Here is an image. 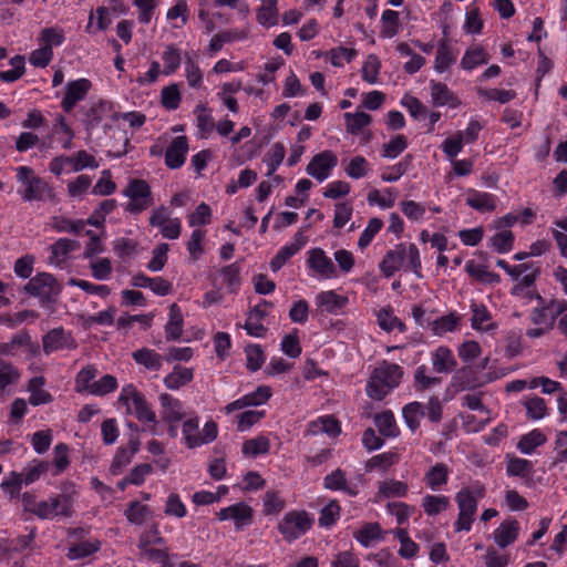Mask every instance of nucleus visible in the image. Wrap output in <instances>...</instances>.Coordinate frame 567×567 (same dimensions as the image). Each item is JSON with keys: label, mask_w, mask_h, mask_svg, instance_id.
Segmentation results:
<instances>
[{"label": "nucleus", "mask_w": 567, "mask_h": 567, "mask_svg": "<svg viewBox=\"0 0 567 567\" xmlns=\"http://www.w3.org/2000/svg\"><path fill=\"white\" fill-rule=\"evenodd\" d=\"M18 182L17 193L25 203H47L55 200L53 187L30 166H18L14 168Z\"/></svg>", "instance_id": "nucleus-1"}, {"label": "nucleus", "mask_w": 567, "mask_h": 567, "mask_svg": "<svg viewBox=\"0 0 567 567\" xmlns=\"http://www.w3.org/2000/svg\"><path fill=\"white\" fill-rule=\"evenodd\" d=\"M486 488L481 482H474L468 486H463L455 494V503L457 505V518L454 522V530L470 532L477 512L478 502L485 496Z\"/></svg>", "instance_id": "nucleus-2"}, {"label": "nucleus", "mask_w": 567, "mask_h": 567, "mask_svg": "<svg viewBox=\"0 0 567 567\" xmlns=\"http://www.w3.org/2000/svg\"><path fill=\"white\" fill-rule=\"evenodd\" d=\"M403 374V369L399 364L385 360L380 362L368 379L367 395L372 400H383L393 389L399 386Z\"/></svg>", "instance_id": "nucleus-3"}, {"label": "nucleus", "mask_w": 567, "mask_h": 567, "mask_svg": "<svg viewBox=\"0 0 567 567\" xmlns=\"http://www.w3.org/2000/svg\"><path fill=\"white\" fill-rule=\"evenodd\" d=\"M22 505L27 512L40 519H53L56 516L71 517L73 515L72 499L64 494L39 501L34 494L24 493Z\"/></svg>", "instance_id": "nucleus-4"}, {"label": "nucleus", "mask_w": 567, "mask_h": 567, "mask_svg": "<svg viewBox=\"0 0 567 567\" xmlns=\"http://www.w3.org/2000/svg\"><path fill=\"white\" fill-rule=\"evenodd\" d=\"M199 416L190 414L182 422V444L189 449H197L214 442L218 435V425L215 421L205 422L203 429L199 427Z\"/></svg>", "instance_id": "nucleus-5"}, {"label": "nucleus", "mask_w": 567, "mask_h": 567, "mask_svg": "<svg viewBox=\"0 0 567 567\" xmlns=\"http://www.w3.org/2000/svg\"><path fill=\"white\" fill-rule=\"evenodd\" d=\"M118 402L125 405L126 412L135 415L138 421H155V412L151 404L133 384L122 388Z\"/></svg>", "instance_id": "nucleus-6"}, {"label": "nucleus", "mask_w": 567, "mask_h": 567, "mask_svg": "<svg viewBox=\"0 0 567 567\" xmlns=\"http://www.w3.org/2000/svg\"><path fill=\"white\" fill-rule=\"evenodd\" d=\"M312 518L305 511H290L279 522L278 529L284 539L291 543L305 535L312 526Z\"/></svg>", "instance_id": "nucleus-7"}, {"label": "nucleus", "mask_w": 567, "mask_h": 567, "mask_svg": "<svg viewBox=\"0 0 567 567\" xmlns=\"http://www.w3.org/2000/svg\"><path fill=\"white\" fill-rule=\"evenodd\" d=\"M24 291L39 298L41 303L44 305L52 301L60 293L61 287L51 274L39 272L27 282Z\"/></svg>", "instance_id": "nucleus-8"}, {"label": "nucleus", "mask_w": 567, "mask_h": 567, "mask_svg": "<svg viewBox=\"0 0 567 567\" xmlns=\"http://www.w3.org/2000/svg\"><path fill=\"white\" fill-rule=\"evenodd\" d=\"M123 194L130 198L125 210L132 214H140L153 204L151 187L143 179L131 181Z\"/></svg>", "instance_id": "nucleus-9"}, {"label": "nucleus", "mask_w": 567, "mask_h": 567, "mask_svg": "<svg viewBox=\"0 0 567 567\" xmlns=\"http://www.w3.org/2000/svg\"><path fill=\"white\" fill-rule=\"evenodd\" d=\"M337 165L338 156L332 151H323L310 159L306 172L309 176L322 183L330 177Z\"/></svg>", "instance_id": "nucleus-10"}, {"label": "nucleus", "mask_w": 567, "mask_h": 567, "mask_svg": "<svg viewBox=\"0 0 567 567\" xmlns=\"http://www.w3.org/2000/svg\"><path fill=\"white\" fill-rule=\"evenodd\" d=\"M307 266L313 275L320 279H332L339 277L333 261L321 248H313L308 251Z\"/></svg>", "instance_id": "nucleus-11"}, {"label": "nucleus", "mask_w": 567, "mask_h": 567, "mask_svg": "<svg viewBox=\"0 0 567 567\" xmlns=\"http://www.w3.org/2000/svg\"><path fill=\"white\" fill-rule=\"evenodd\" d=\"M271 395L272 390L270 386L259 385L255 391L247 393L225 405L224 412L226 414H231L235 411H240L246 408L260 406L267 403Z\"/></svg>", "instance_id": "nucleus-12"}, {"label": "nucleus", "mask_w": 567, "mask_h": 567, "mask_svg": "<svg viewBox=\"0 0 567 567\" xmlns=\"http://www.w3.org/2000/svg\"><path fill=\"white\" fill-rule=\"evenodd\" d=\"M42 346L44 353L50 354L64 349L73 350L76 348V342L71 332H66L63 328H54L42 337Z\"/></svg>", "instance_id": "nucleus-13"}, {"label": "nucleus", "mask_w": 567, "mask_h": 567, "mask_svg": "<svg viewBox=\"0 0 567 567\" xmlns=\"http://www.w3.org/2000/svg\"><path fill=\"white\" fill-rule=\"evenodd\" d=\"M348 303L349 298L334 290L321 291L315 297V305L321 313L339 315Z\"/></svg>", "instance_id": "nucleus-14"}, {"label": "nucleus", "mask_w": 567, "mask_h": 567, "mask_svg": "<svg viewBox=\"0 0 567 567\" xmlns=\"http://www.w3.org/2000/svg\"><path fill=\"white\" fill-rule=\"evenodd\" d=\"M161 404V417L164 423H179L186 419L183 403L168 393H161L158 396Z\"/></svg>", "instance_id": "nucleus-15"}, {"label": "nucleus", "mask_w": 567, "mask_h": 567, "mask_svg": "<svg viewBox=\"0 0 567 567\" xmlns=\"http://www.w3.org/2000/svg\"><path fill=\"white\" fill-rule=\"evenodd\" d=\"M188 153V140L185 135L171 141L165 151V165L171 169H177L185 164Z\"/></svg>", "instance_id": "nucleus-16"}, {"label": "nucleus", "mask_w": 567, "mask_h": 567, "mask_svg": "<svg viewBox=\"0 0 567 567\" xmlns=\"http://www.w3.org/2000/svg\"><path fill=\"white\" fill-rule=\"evenodd\" d=\"M91 89V82L87 79H78L66 84L65 95L61 106L65 112H70L80 101L84 100Z\"/></svg>", "instance_id": "nucleus-17"}, {"label": "nucleus", "mask_w": 567, "mask_h": 567, "mask_svg": "<svg viewBox=\"0 0 567 567\" xmlns=\"http://www.w3.org/2000/svg\"><path fill=\"white\" fill-rule=\"evenodd\" d=\"M451 468L445 463H435L430 466L423 476L425 486L433 491H442L449 483Z\"/></svg>", "instance_id": "nucleus-18"}, {"label": "nucleus", "mask_w": 567, "mask_h": 567, "mask_svg": "<svg viewBox=\"0 0 567 567\" xmlns=\"http://www.w3.org/2000/svg\"><path fill=\"white\" fill-rule=\"evenodd\" d=\"M219 520H233L237 528L248 525L252 517L251 508L245 503H237L231 506L221 508L217 513Z\"/></svg>", "instance_id": "nucleus-19"}, {"label": "nucleus", "mask_w": 567, "mask_h": 567, "mask_svg": "<svg viewBox=\"0 0 567 567\" xmlns=\"http://www.w3.org/2000/svg\"><path fill=\"white\" fill-rule=\"evenodd\" d=\"M470 308L472 312L471 327L474 330L488 332L497 328V323L493 320L486 306L473 302Z\"/></svg>", "instance_id": "nucleus-20"}, {"label": "nucleus", "mask_w": 567, "mask_h": 567, "mask_svg": "<svg viewBox=\"0 0 567 567\" xmlns=\"http://www.w3.org/2000/svg\"><path fill=\"white\" fill-rule=\"evenodd\" d=\"M430 91L432 102L435 106L455 109L461 105L460 99L444 83L431 81Z\"/></svg>", "instance_id": "nucleus-21"}, {"label": "nucleus", "mask_w": 567, "mask_h": 567, "mask_svg": "<svg viewBox=\"0 0 567 567\" xmlns=\"http://www.w3.org/2000/svg\"><path fill=\"white\" fill-rule=\"evenodd\" d=\"M306 245V238L298 233L295 240L282 246L270 261L272 271H278L292 256H295Z\"/></svg>", "instance_id": "nucleus-22"}, {"label": "nucleus", "mask_w": 567, "mask_h": 567, "mask_svg": "<svg viewBox=\"0 0 567 567\" xmlns=\"http://www.w3.org/2000/svg\"><path fill=\"white\" fill-rule=\"evenodd\" d=\"M465 203L480 213H489L496 209V196L487 192L471 189L466 195Z\"/></svg>", "instance_id": "nucleus-23"}, {"label": "nucleus", "mask_w": 567, "mask_h": 567, "mask_svg": "<svg viewBox=\"0 0 567 567\" xmlns=\"http://www.w3.org/2000/svg\"><path fill=\"white\" fill-rule=\"evenodd\" d=\"M25 347L35 354L39 351V344L31 341V337L27 331L14 334L10 341L0 343V355H16L17 349Z\"/></svg>", "instance_id": "nucleus-24"}, {"label": "nucleus", "mask_w": 567, "mask_h": 567, "mask_svg": "<svg viewBox=\"0 0 567 567\" xmlns=\"http://www.w3.org/2000/svg\"><path fill=\"white\" fill-rule=\"evenodd\" d=\"M323 487L330 491H341L350 496L358 494V488L349 483L346 472L341 468H336L324 476Z\"/></svg>", "instance_id": "nucleus-25"}, {"label": "nucleus", "mask_w": 567, "mask_h": 567, "mask_svg": "<svg viewBox=\"0 0 567 567\" xmlns=\"http://www.w3.org/2000/svg\"><path fill=\"white\" fill-rule=\"evenodd\" d=\"M433 370L437 373H451L456 367V360L452 350L441 346L431 353Z\"/></svg>", "instance_id": "nucleus-26"}, {"label": "nucleus", "mask_w": 567, "mask_h": 567, "mask_svg": "<svg viewBox=\"0 0 567 567\" xmlns=\"http://www.w3.org/2000/svg\"><path fill=\"white\" fill-rule=\"evenodd\" d=\"M307 432L310 435L327 434L329 436H337L340 434L341 427L339 421L332 415H322L308 424Z\"/></svg>", "instance_id": "nucleus-27"}, {"label": "nucleus", "mask_w": 567, "mask_h": 567, "mask_svg": "<svg viewBox=\"0 0 567 567\" xmlns=\"http://www.w3.org/2000/svg\"><path fill=\"white\" fill-rule=\"evenodd\" d=\"M519 526L517 520H504L493 533L495 543L504 548L513 544L518 536Z\"/></svg>", "instance_id": "nucleus-28"}, {"label": "nucleus", "mask_w": 567, "mask_h": 567, "mask_svg": "<svg viewBox=\"0 0 567 567\" xmlns=\"http://www.w3.org/2000/svg\"><path fill=\"white\" fill-rule=\"evenodd\" d=\"M451 506L450 497L443 494H426L421 499V507L427 516H436Z\"/></svg>", "instance_id": "nucleus-29"}, {"label": "nucleus", "mask_w": 567, "mask_h": 567, "mask_svg": "<svg viewBox=\"0 0 567 567\" xmlns=\"http://www.w3.org/2000/svg\"><path fill=\"white\" fill-rule=\"evenodd\" d=\"M78 246L79 244L72 239L60 238L50 246L51 255L49 257V264L53 266H61L68 259L69 254Z\"/></svg>", "instance_id": "nucleus-30"}, {"label": "nucleus", "mask_w": 567, "mask_h": 567, "mask_svg": "<svg viewBox=\"0 0 567 567\" xmlns=\"http://www.w3.org/2000/svg\"><path fill=\"white\" fill-rule=\"evenodd\" d=\"M547 442V436L540 429H534L520 436L517 443V450L525 455H530L539 446Z\"/></svg>", "instance_id": "nucleus-31"}, {"label": "nucleus", "mask_w": 567, "mask_h": 567, "mask_svg": "<svg viewBox=\"0 0 567 567\" xmlns=\"http://www.w3.org/2000/svg\"><path fill=\"white\" fill-rule=\"evenodd\" d=\"M425 416L424 404L413 401L402 408V417L409 430L414 433L421 424V420Z\"/></svg>", "instance_id": "nucleus-32"}, {"label": "nucleus", "mask_w": 567, "mask_h": 567, "mask_svg": "<svg viewBox=\"0 0 567 567\" xmlns=\"http://www.w3.org/2000/svg\"><path fill=\"white\" fill-rule=\"evenodd\" d=\"M184 319L181 308L173 303L169 307L168 321L165 324V336L167 340H178L183 333Z\"/></svg>", "instance_id": "nucleus-33"}, {"label": "nucleus", "mask_w": 567, "mask_h": 567, "mask_svg": "<svg viewBox=\"0 0 567 567\" xmlns=\"http://www.w3.org/2000/svg\"><path fill=\"white\" fill-rule=\"evenodd\" d=\"M97 368L93 364H87L83 367L76 374L74 380V390L78 393H85L91 395L92 388L94 382H96L95 378L97 375Z\"/></svg>", "instance_id": "nucleus-34"}, {"label": "nucleus", "mask_w": 567, "mask_h": 567, "mask_svg": "<svg viewBox=\"0 0 567 567\" xmlns=\"http://www.w3.org/2000/svg\"><path fill=\"white\" fill-rule=\"evenodd\" d=\"M353 537L363 547H370L373 543L383 539V530L378 523H367L353 533Z\"/></svg>", "instance_id": "nucleus-35"}, {"label": "nucleus", "mask_w": 567, "mask_h": 567, "mask_svg": "<svg viewBox=\"0 0 567 567\" xmlns=\"http://www.w3.org/2000/svg\"><path fill=\"white\" fill-rule=\"evenodd\" d=\"M374 424L378 427L381 435L385 437H396L400 434V429L395 421V416L392 411H383L374 416Z\"/></svg>", "instance_id": "nucleus-36"}, {"label": "nucleus", "mask_w": 567, "mask_h": 567, "mask_svg": "<svg viewBox=\"0 0 567 567\" xmlns=\"http://www.w3.org/2000/svg\"><path fill=\"white\" fill-rule=\"evenodd\" d=\"M44 379L42 377L32 378L28 384V391L30 392L29 402L33 406L50 403L53 398L43 389Z\"/></svg>", "instance_id": "nucleus-37"}, {"label": "nucleus", "mask_w": 567, "mask_h": 567, "mask_svg": "<svg viewBox=\"0 0 567 567\" xmlns=\"http://www.w3.org/2000/svg\"><path fill=\"white\" fill-rule=\"evenodd\" d=\"M132 357L137 364L151 371H158L163 365L162 355L148 348L134 351Z\"/></svg>", "instance_id": "nucleus-38"}, {"label": "nucleus", "mask_w": 567, "mask_h": 567, "mask_svg": "<svg viewBox=\"0 0 567 567\" xmlns=\"http://www.w3.org/2000/svg\"><path fill=\"white\" fill-rule=\"evenodd\" d=\"M194 378L193 370L176 365L173 371L164 378V384L169 390H178L189 383Z\"/></svg>", "instance_id": "nucleus-39"}, {"label": "nucleus", "mask_w": 567, "mask_h": 567, "mask_svg": "<svg viewBox=\"0 0 567 567\" xmlns=\"http://www.w3.org/2000/svg\"><path fill=\"white\" fill-rule=\"evenodd\" d=\"M403 264L411 270L417 278L422 277L421 257L419 248L414 244H400Z\"/></svg>", "instance_id": "nucleus-40"}, {"label": "nucleus", "mask_w": 567, "mask_h": 567, "mask_svg": "<svg viewBox=\"0 0 567 567\" xmlns=\"http://www.w3.org/2000/svg\"><path fill=\"white\" fill-rule=\"evenodd\" d=\"M195 114L198 135L202 138H207L216 126L214 117L207 106L203 104H199L195 107Z\"/></svg>", "instance_id": "nucleus-41"}, {"label": "nucleus", "mask_w": 567, "mask_h": 567, "mask_svg": "<svg viewBox=\"0 0 567 567\" xmlns=\"http://www.w3.org/2000/svg\"><path fill=\"white\" fill-rule=\"evenodd\" d=\"M68 171L78 173L85 168L95 169L99 167V163L94 156L89 154L86 151H79L71 156H66Z\"/></svg>", "instance_id": "nucleus-42"}, {"label": "nucleus", "mask_w": 567, "mask_h": 567, "mask_svg": "<svg viewBox=\"0 0 567 567\" xmlns=\"http://www.w3.org/2000/svg\"><path fill=\"white\" fill-rule=\"evenodd\" d=\"M458 322L460 317L455 312H451L435 320H427V328L431 329L433 334L443 336L456 330Z\"/></svg>", "instance_id": "nucleus-43"}, {"label": "nucleus", "mask_w": 567, "mask_h": 567, "mask_svg": "<svg viewBox=\"0 0 567 567\" xmlns=\"http://www.w3.org/2000/svg\"><path fill=\"white\" fill-rule=\"evenodd\" d=\"M465 271L475 280L484 284H497L499 276L487 269L486 266L476 262L475 260H467L465 264Z\"/></svg>", "instance_id": "nucleus-44"}, {"label": "nucleus", "mask_w": 567, "mask_h": 567, "mask_svg": "<svg viewBox=\"0 0 567 567\" xmlns=\"http://www.w3.org/2000/svg\"><path fill=\"white\" fill-rule=\"evenodd\" d=\"M270 441L265 435H257L243 443L241 452L245 456L257 457L269 452Z\"/></svg>", "instance_id": "nucleus-45"}, {"label": "nucleus", "mask_w": 567, "mask_h": 567, "mask_svg": "<svg viewBox=\"0 0 567 567\" xmlns=\"http://www.w3.org/2000/svg\"><path fill=\"white\" fill-rule=\"evenodd\" d=\"M403 259L400 249V245L395 246L394 249L388 251L380 262V270L382 274L390 278L398 271L401 267H403Z\"/></svg>", "instance_id": "nucleus-46"}, {"label": "nucleus", "mask_w": 567, "mask_h": 567, "mask_svg": "<svg viewBox=\"0 0 567 567\" xmlns=\"http://www.w3.org/2000/svg\"><path fill=\"white\" fill-rule=\"evenodd\" d=\"M124 516L131 524L141 526L152 516V511L147 505L134 501L125 509Z\"/></svg>", "instance_id": "nucleus-47"}, {"label": "nucleus", "mask_w": 567, "mask_h": 567, "mask_svg": "<svg viewBox=\"0 0 567 567\" xmlns=\"http://www.w3.org/2000/svg\"><path fill=\"white\" fill-rule=\"evenodd\" d=\"M50 43L32 51L29 56V62L37 68H45L53 58L52 44H61L60 38H50Z\"/></svg>", "instance_id": "nucleus-48"}, {"label": "nucleus", "mask_w": 567, "mask_h": 567, "mask_svg": "<svg viewBox=\"0 0 567 567\" xmlns=\"http://www.w3.org/2000/svg\"><path fill=\"white\" fill-rule=\"evenodd\" d=\"M286 155L285 146L280 143H275L264 156V163L267 167L266 176H272L277 168L281 165Z\"/></svg>", "instance_id": "nucleus-49"}, {"label": "nucleus", "mask_w": 567, "mask_h": 567, "mask_svg": "<svg viewBox=\"0 0 567 567\" xmlns=\"http://www.w3.org/2000/svg\"><path fill=\"white\" fill-rule=\"evenodd\" d=\"M10 70L0 72V81L4 83H13L21 79L25 73V59L23 55H14L10 59Z\"/></svg>", "instance_id": "nucleus-50"}, {"label": "nucleus", "mask_w": 567, "mask_h": 567, "mask_svg": "<svg viewBox=\"0 0 567 567\" xmlns=\"http://www.w3.org/2000/svg\"><path fill=\"white\" fill-rule=\"evenodd\" d=\"M278 0H261V7L257 12V20L265 27H272L278 22Z\"/></svg>", "instance_id": "nucleus-51"}, {"label": "nucleus", "mask_w": 567, "mask_h": 567, "mask_svg": "<svg viewBox=\"0 0 567 567\" xmlns=\"http://www.w3.org/2000/svg\"><path fill=\"white\" fill-rule=\"evenodd\" d=\"M100 547L101 543L99 540L81 542L70 546L66 556L70 560L86 558L92 554L96 553L100 549Z\"/></svg>", "instance_id": "nucleus-52"}, {"label": "nucleus", "mask_w": 567, "mask_h": 567, "mask_svg": "<svg viewBox=\"0 0 567 567\" xmlns=\"http://www.w3.org/2000/svg\"><path fill=\"white\" fill-rule=\"evenodd\" d=\"M488 54L478 47L468 49L461 61V66L466 71H472L480 65L488 62Z\"/></svg>", "instance_id": "nucleus-53"}, {"label": "nucleus", "mask_w": 567, "mask_h": 567, "mask_svg": "<svg viewBox=\"0 0 567 567\" xmlns=\"http://www.w3.org/2000/svg\"><path fill=\"white\" fill-rule=\"evenodd\" d=\"M140 553L141 556L146 558L148 561L161 564L162 567H173L172 557H177L176 554L169 555L166 548H154L152 546L140 549Z\"/></svg>", "instance_id": "nucleus-54"}, {"label": "nucleus", "mask_w": 567, "mask_h": 567, "mask_svg": "<svg viewBox=\"0 0 567 567\" xmlns=\"http://www.w3.org/2000/svg\"><path fill=\"white\" fill-rule=\"evenodd\" d=\"M400 461V454L394 451H388L372 456L367 462L368 470L386 471Z\"/></svg>", "instance_id": "nucleus-55"}, {"label": "nucleus", "mask_w": 567, "mask_h": 567, "mask_svg": "<svg viewBox=\"0 0 567 567\" xmlns=\"http://www.w3.org/2000/svg\"><path fill=\"white\" fill-rule=\"evenodd\" d=\"M523 405L526 410V416L533 421H539L548 413L546 401L539 396L526 398Z\"/></svg>", "instance_id": "nucleus-56"}, {"label": "nucleus", "mask_w": 567, "mask_h": 567, "mask_svg": "<svg viewBox=\"0 0 567 567\" xmlns=\"http://www.w3.org/2000/svg\"><path fill=\"white\" fill-rule=\"evenodd\" d=\"M409 142L406 136L398 134L384 143L382 146V157L394 159L408 148Z\"/></svg>", "instance_id": "nucleus-57"}, {"label": "nucleus", "mask_w": 567, "mask_h": 567, "mask_svg": "<svg viewBox=\"0 0 567 567\" xmlns=\"http://www.w3.org/2000/svg\"><path fill=\"white\" fill-rule=\"evenodd\" d=\"M347 132L358 135L365 126L371 123V116L365 112L344 113Z\"/></svg>", "instance_id": "nucleus-58"}, {"label": "nucleus", "mask_w": 567, "mask_h": 567, "mask_svg": "<svg viewBox=\"0 0 567 567\" xmlns=\"http://www.w3.org/2000/svg\"><path fill=\"white\" fill-rule=\"evenodd\" d=\"M378 324L381 329L390 332L393 330H399L401 332L405 331V324L393 315L392 310L389 308H382L377 313Z\"/></svg>", "instance_id": "nucleus-59"}, {"label": "nucleus", "mask_w": 567, "mask_h": 567, "mask_svg": "<svg viewBox=\"0 0 567 567\" xmlns=\"http://www.w3.org/2000/svg\"><path fill=\"white\" fill-rule=\"evenodd\" d=\"M539 275L538 269H533L527 272V270L523 271L516 279L518 280V284L512 289L513 296H525V297H532V292L527 289H529L537 276Z\"/></svg>", "instance_id": "nucleus-60"}, {"label": "nucleus", "mask_w": 567, "mask_h": 567, "mask_svg": "<svg viewBox=\"0 0 567 567\" xmlns=\"http://www.w3.org/2000/svg\"><path fill=\"white\" fill-rule=\"evenodd\" d=\"M51 227L58 233L80 234L85 227V221L82 219L53 217Z\"/></svg>", "instance_id": "nucleus-61"}, {"label": "nucleus", "mask_w": 567, "mask_h": 567, "mask_svg": "<svg viewBox=\"0 0 567 567\" xmlns=\"http://www.w3.org/2000/svg\"><path fill=\"white\" fill-rule=\"evenodd\" d=\"M457 52L452 50L445 41H442L437 48L434 69L437 72H444L455 62Z\"/></svg>", "instance_id": "nucleus-62"}, {"label": "nucleus", "mask_w": 567, "mask_h": 567, "mask_svg": "<svg viewBox=\"0 0 567 567\" xmlns=\"http://www.w3.org/2000/svg\"><path fill=\"white\" fill-rule=\"evenodd\" d=\"M206 233L199 228H196L192 231L187 243L186 248L193 260H197L204 254V240Z\"/></svg>", "instance_id": "nucleus-63"}, {"label": "nucleus", "mask_w": 567, "mask_h": 567, "mask_svg": "<svg viewBox=\"0 0 567 567\" xmlns=\"http://www.w3.org/2000/svg\"><path fill=\"white\" fill-rule=\"evenodd\" d=\"M412 162V156L408 155L399 163L388 167L384 169V172L381 174V179L386 183H393L403 176L408 169L410 168Z\"/></svg>", "instance_id": "nucleus-64"}]
</instances>
